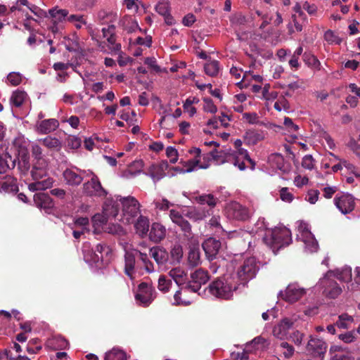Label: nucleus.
I'll return each mask as SVG.
<instances>
[{
    "mask_svg": "<svg viewBox=\"0 0 360 360\" xmlns=\"http://www.w3.org/2000/svg\"><path fill=\"white\" fill-rule=\"evenodd\" d=\"M169 275L174 279L178 285H181L184 284L186 285L185 281L186 278V274L182 269L179 267L174 268L169 271Z\"/></svg>",
    "mask_w": 360,
    "mask_h": 360,
    "instance_id": "35",
    "label": "nucleus"
},
{
    "mask_svg": "<svg viewBox=\"0 0 360 360\" xmlns=\"http://www.w3.org/2000/svg\"><path fill=\"white\" fill-rule=\"evenodd\" d=\"M135 267V256L131 252H126L124 255V273L131 278H133V274Z\"/></svg>",
    "mask_w": 360,
    "mask_h": 360,
    "instance_id": "34",
    "label": "nucleus"
},
{
    "mask_svg": "<svg viewBox=\"0 0 360 360\" xmlns=\"http://www.w3.org/2000/svg\"><path fill=\"white\" fill-rule=\"evenodd\" d=\"M126 353L118 349L113 348L111 351L106 353L105 360H126Z\"/></svg>",
    "mask_w": 360,
    "mask_h": 360,
    "instance_id": "46",
    "label": "nucleus"
},
{
    "mask_svg": "<svg viewBox=\"0 0 360 360\" xmlns=\"http://www.w3.org/2000/svg\"><path fill=\"white\" fill-rule=\"evenodd\" d=\"M139 292L136 295L135 298L140 305L148 307L155 298V288L146 282H142L139 285Z\"/></svg>",
    "mask_w": 360,
    "mask_h": 360,
    "instance_id": "10",
    "label": "nucleus"
},
{
    "mask_svg": "<svg viewBox=\"0 0 360 360\" xmlns=\"http://www.w3.org/2000/svg\"><path fill=\"white\" fill-rule=\"evenodd\" d=\"M258 270L259 267L255 257H249L245 259L237 271L240 283L245 285L249 281L255 277Z\"/></svg>",
    "mask_w": 360,
    "mask_h": 360,
    "instance_id": "7",
    "label": "nucleus"
},
{
    "mask_svg": "<svg viewBox=\"0 0 360 360\" xmlns=\"http://www.w3.org/2000/svg\"><path fill=\"white\" fill-rule=\"evenodd\" d=\"M335 278L342 282L350 281L352 280V269L350 267H345L340 271L338 270L335 272Z\"/></svg>",
    "mask_w": 360,
    "mask_h": 360,
    "instance_id": "48",
    "label": "nucleus"
},
{
    "mask_svg": "<svg viewBox=\"0 0 360 360\" xmlns=\"http://www.w3.org/2000/svg\"><path fill=\"white\" fill-rule=\"evenodd\" d=\"M108 194V191L103 187L97 175L91 172V198L94 200H103Z\"/></svg>",
    "mask_w": 360,
    "mask_h": 360,
    "instance_id": "16",
    "label": "nucleus"
},
{
    "mask_svg": "<svg viewBox=\"0 0 360 360\" xmlns=\"http://www.w3.org/2000/svg\"><path fill=\"white\" fill-rule=\"evenodd\" d=\"M339 339L345 343H351L356 340V333L354 330L339 335Z\"/></svg>",
    "mask_w": 360,
    "mask_h": 360,
    "instance_id": "59",
    "label": "nucleus"
},
{
    "mask_svg": "<svg viewBox=\"0 0 360 360\" xmlns=\"http://www.w3.org/2000/svg\"><path fill=\"white\" fill-rule=\"evenodd\" d=\"M245 141L249 145H256L258 142L263 140L264 136L255 131H248L244 136Z\"/></svg>",
    "mask_w": 360,
    "mask_h": 360,
    "instance_id": "42",
    "label": "nucleus"
},
{
    "mask_svg": "<svg viewBox=\"0 0 360 360\" xmlns=\"http://www.w3.org/2000/svg\"><path fill=\"white\" fill-rule=\"evenodd\" d=\"M274 108H275V110L280 112L281 111L282 108H283L285 110H288L290 108V105L288 100L283 96L274 103Z\"/></svg>",
    "mask_w": 360,
    "mask_h": 360,
    "instance_id": "60",
    "label": "nucleus"
},
{
    "mask_svg": "<svg viewBox=\"0 0 360 360\" xmlns=\"http://www.w3.org/2000/svg\"><path fill=\"white\" fill-rule=\"evenodd\" d=\"M136 252L139 255V259L143 262L146 270L149 273L153 271V264L149 260L147 254L143 253L140 251H137Z\"/></svg>",
    "mask_w": 360,
    "mask_h": 360,
    "instance_id": "54",
    "label": "nucleus"
},
{
    "mask_svg": "<svg viewBox=\"0 0 360 360\" xmlns=\"http://www.w3.org/2000/svg\"><path fill=\"white\" fill-rule=\"evenodd\" d=\"M117 201L111 197L105 198L102 206V214H96L91 217L92 226L96 231H99L97 224L102 225V223L107 221L109 217L115 218L117 216L120 210Z\"/></svg>",
    "mask_w": 360,
    "mask_h": 360,
    "instance_id": "5",
    "label": "nucleus"
},
{
    "mask_svg": "<svg viewBox=\"0 0 360 360\" xmlns=\"http://www.w3.org/2000/svg\"><path fill=\"white\" fill-rule=\"evenodd\" d=\"M14 167L15 162L12 160L11 156H7L6 155L4 156H0V174L5 173L8 169Z\"/></svg>",
    "mask_w": 360,
    "mask_h": 360,
    "instance_id": "49",
    "label": "nucleus"
},
{
    "mask_svg": "<svg viewBox=\"0 0 360 360\" xmlns=\"http://www.w3.org/2000/svg\"><path fill=\"white\" fill-rule=\"evenodd\" d=\"M243 118L251 124L259 122V116L256 112H245L243 114Z\"/></svg>",
    "mask_w": 360,
    "mask_h": 360,
    "instance_id": "63",
    "label": "nucleus"
},
{
    "mask_svg": "<svg viewBox=\"0 0 360 360\" xmlns=\"http://www.w3.org/2000/svg\"><path fill=\"white\" fill-rule=\"evenodd\" d=\"M136 233L141 236L147 234L149 231V220L148 217L140 215L134 223Z\"/></svg>",
    "mask_w": 360,
    "mask_h": 360,
    "instance_id": "31",
    "label": "nucleus"
},
{
    "mask_svg": "<svg viewBox=\"0 0 360 360\" xmlns=\"http://www.w3.org/2000/svg\"><path fill=\"white\" fill-rule=\"evenodd\" d=\"M27 94L25 92L22 91H15L13 93L10 102L12 107L19 108L24 103L26 98Z\"/></svg>",
    "mask_w": 360,
    "mask_h": 360,
    "instance_id": "40",
    "label": "nucleus"
},
{
    "mask_svg": "<svg viewBox=\"0 0 360 360\" xmlns=\"http://www.w3.org/2000/svg\"><path fill=\"white\" fill-rule=\"evenodd\" d=\"M203 101L205 105L203 106V110L205 112H210L214 114L217 111V106L214 104L212 100L210 98H204Z\"/></svg>",
    "mask_w": 360,
    "mask_h": 360,
    "instance_id": "58",
    "label": "nucleus"
},
{
    "mask_svg": "<svg viewBox=\"0 0 360 360\" xmlns=\"http://www.w3.org/2000/svg\"><path fill=\"white\" fill-rule=\"evenodd\" d=\"M166 155L167 158L170 159L171 163L176 162L178 160V152L177 150L172 146H169L166 149Z\"/></svg>",
    "mask_w": 360,
    "mask_h": 360,
    "instance_id": "64",
    "label": "nucleus"
},
{
    "mask_svg": "<svg viewBox=\"0 0 360 360\" xmlns=\"http://www.w3.org/2000/svg\"><path fill=\"white\" fill-rule=\"evenodd\" d=\"M315 160L311 155H306L302 158V166L307 169L311 170L314 167Z\"/></svg>",
    "mask_w": 360,
    "mask_h": 360,
    "instance_id": "61",
    "label": "nucleus"
},
{
    "mask_svg": "<svg viewBox=\"0 0 360 360\" xmlns=\"http://www.w3.org/2000/svg\"><path fill=\"white\" fill-rule=\"evenodd\" d=\"M268 343L265 338L262 336L255 338L250 342L246 344V349L248 348L253 350L264 349L267 347Z\"/></svg>",
    "mask_w": 360,
    "mask_h": 360,
    "instance_id": "38",
    "label": "nucleus"
},
{
    "mask_svg": "<svg viewBox=\"0 0 360 360\" xmlns=\"http://www.w3.org/2000/svg\"><path fill=\"white\" fill-rule=\"evenodd\" d=\"M167 160L162 161L160 164H152L148 170V175L153 181H158L165 176V170L168 168Z\"/></svg>",
    "mask_w": 360,
    "mask_h": 360,
    "instance_id": "19",
    "label": "nucleus"
},
{
    "mask_svg": "<svg viewBox=\"0 0 360 360\" xmlns=\"http://www.w3.org/2000/svg\"><path fill=\"white\" fill-rule=\"evenodd\" d=\"M18 191L17 181L11 176H4L0 178V193H15Z\"/></svg>",
    "mask_w": 360,
    "mask_h": 360,
    "instance_id": "20",
    "label": "nucleus"
},
{
    "mask_svg": "<svg viewBox=\"0 0 360 360\" xmlns=\"http://www.w3.org/2000/svg\"><path fill=\"white\" fill-rule=\"evenodd\" d=\"M226 215L229 219L245 221L251 217L250 210L238 202H233L229 204L226 209Z\"/></svg>",
    "mask_w": 360,
    "mask_h": 360,
    "instance_id": "11",
    "label": "nucleus"
},
{
    "mask_svg": "<svg viewBox=\"0 0 360 360\" xmlns=\"http://www.w3.org/2000/svg\"><path fill=\"white\" fill-rule=\"evenodd\" d=\"M210 155L213 159L217 161L233 163L235 166L238 167L240 171H243L246 168L243 160H246L251 164L252 169L255 168V162L250 158L248 150L243 148H238L236 152H232L231 149L220 151L217 149H214L210 152Z\"/></svg>",
    "mask_w": 360,
    "mask_h": 360,
    "instance_id": "1",
    "label": "nucleus"
},
{
    "mask_svg": "<svg viewBox=\"0 0 360 360\" xmlns=\"http://www.w3.org/2000/svg\"><path fill=\"white\" fill-rule=\"evenodd\" d=\"M209 292L218 298L229 300L232 296L231 287L223 279L217 278L208 286Z\"/></svg>",
    "mask_w": 360,
    "mask_h": 360,
    "instance_id": "9",
    "label": "nucleus"
},
{
    "mask_svg": "<svg viewBox=\"0 0 360 360\" xmlns=\"http://www.w3.org/2000/svg\"><path fill=\"white\" fill-rule=\"evenodd\" d=\"M303 60L309 67L316 70L320 69L321 63L315 56L305 52L303 54Z\"/></svg>",
    "mask_w": 360,
    "mask_h": 360,
    "instance_id": "47",
    "label": "nucleus"
},
{
    "mask_svg": "<svg viewBox=\"0 0 360 360\" xmlns=\"http://www.w3.org/2000/svg\"><path fill=\"white\" fill-rule=\"evenodd\" d=\"M31 175L34 182L28 185L30 191H44L51 188L53 185V179L47 176V164L45 160L37 162L33 166Z\"/></svg>",
    "mask_w": 360,
    "mask_h": 360,
    "instance_id": "3",
    "label": "nucleus"
},
{
    "mask_svg": "<svg viewBox=\"0 0 360 360\" xmlns=\"http://www.w3.org/2000/svg\"><path fill=\"white\" fill-rule=\"evenodd\" d=\"M49 14L54 22H63L65 18H68V11L65 9H59L58 7L49 10Z\"/></svg>",
    "mask_w": 360,
    "mask_h": 360,
    "instance_id": "37",
    "label": "nucleus"
},
{
    "mask_svg": "<svg viewBox=\"0 0 360 360\" xmlns=\"http://www.w3.org/2000/svg\"><path fill=\"white\" fill-rule=\"evenodd\" d=\"M41 143L37 142L32 143V153L36 159L38 160L37 162H41V160H44L42 159V149L41 148Z\"/></svg>",
    "mask_w": 360,
    "mask_h": 360,
    "instance_id": "57",
    "label": "nucleus"
},
{
    "mask_svg": "<svg viewBox=\"0 0 360 360\" xmlns=\"http://www.w3.org/2000/svg\"><path fill=\"white\" fill-rule=\"evenodd\" d=\"M68 342L62 336H54L47 340V347L54 350L65 349L68 347Z\"/></svg>",
    "mask_w": 360,
    "mask_h": 360,
    "instance_id": "29",
    "label": "nucleus"
},
{
    "mask_svg": "<svg viewBox=\"0 0 360 360\" xmlns=\"http://www.w3.org/2000/svg\"><path fill=\"white\" fill-rule=\"evenodd\" d=\"M119 25L127 33H132L139 28L137 22L129 15H124L121 18Z\"/></svg>",
    "mask_w": 360,
    "mask_h": 360,
    "instance_id": "28",
    "label": "nucleus"
},
{
    "mask_svg": "<svg viewBox=\"0 0 360 360\" xmlns=\"http://www.w3.org/2000/svg\"><path fill=\"white\" fill-rule=\"evenodd\" d=\"M304 337V334L301 333V332H300L299 330L294 331L290 335V340L297 346H300V345H302Z\"/></svg>",
    "mask_w": 360,
    "mask_h": 360,
    "instance_id": "62",
    "label": "nucleus"
},
{
    "mask_svg": "<svg viewBox=\"0 0 360 360\" xmlns=\"http://www.w3.org/2000/svg\"><path fill=\"white\" fill-rule=\"evenodd\" d=\"M302 236L304 238L303 241L308 250L311 252H316L318 250L319 244L311 233L308 229H306L303 232Z\"/></svg>",
    "mask_w": 360,
    "mask_h": 360,
    "instance_id": "33",
    "label": "nucleus"
},
{
    "mask_svg": "<svg viewBox=\"0 0 360 360\" xmlns=\"http://www.w3.org/2000/svg\"><path fill=\"white\" fill-rule=\"evenodd\" d=\"M183 214L193 221H200L209 216L210 212L203 208L193 207L184 210Z\"/></svg>",
    "mask_w": 360,
    "mask_h": 360,
    "instance_id": "23",
    "label": "nucleus"
},
{
    "mask_svg": "<svg viewBox=\"0 0 360 360\" xmlns=\"http://www.w3.org/2000/svg\"><path fill=\"white\" fill-rule=\"evenodd\" d=\"M150 255L158 265L165 264L169 259L168 252L162 247L151 248L150 249Z\"/></svg>",
    "mask_w": 360,
    "mask_h": 360,
    "instance_id": "24",
    "label": "nucleus"
},
{
    "mask_svg": "<svg viewBox=\"0 0 360 360\" xmlns=\"http://www.w3.org/2000/svg\"><path fill=\"white\" fill-rule=\"evenodd\" d=\"M172 283L170 279H167L165 276L162 275L158 279V289L163 292H167L169 291Z\"/></svg>",
    "mask_w": 360,
    "mask_h": 360,
    "instance_id": "52",
    "label": "nucleus"
},
{
    "mask_svg": "<svg viewBox=\"0 0 360 360\" xmlns=\"http://www.w3.org/2000/svg\"><path fill=\"white\" fill-rule=\"evenodd\" d=\"M280 352L285 359H290L295 353V348L292 345L288 342L282 341L278 345Z\"/></svg>",
    "mask_w": 360,
    "mask_h": 360,
    "instance_id": "44",
    "label": "nucleus"
},
{
    "mask_svg": "<svg viewBox=\"0 0 360 360\" xmlns=\"http://www.w3.org/2000/svg\"><path fill=\"white\" fill-rule=\"evenodd\" d=\"M166 229L164 226L159 223H153L149 233L150 239L155 243H158L165 238Z\"/></svg>",
    "mask_w": 360,
    "mask_h": 360,
    "instance_id": "27",
    "label": "nucleus"
},
{
    "mask_svg": "<svg viewBox=\"0 0 360 360\" xmlns=\"http://www.w3.org/2000/svg\"><path fill=\"white\" fill-rule=\"evenodd\" d=\"M183 257V248L179 244L172 246L170 250L171 264H179Z\"/></svg>",
    "mask_w": 360,
    "mask_h": 360,
    "instance_id": "41",
    "label": "nucleus"
},
{
    "mask_svg": "<svg viewBox=\"0 0 360 360\" xmlns=\"http://www.w3.org/2000/svg\"><path fill=\"white\" fill-rule=\"evenodd\" d=\"M97 225L99 226V231H96L95 228H94V233L95 234L105 232L119 237L126 234L124 229L118 224H107V221H105L102 223V225Z\"/></svg>",
    "mask_w": 360,
    "mask_h": 360,
    "instance_id": "18",
    "label": "nucleus"
},
{
    "mask_svg": "<svg viewBox=\"0 0 360 360\" xmlns=\"http://www.w3.org/2000/svg\"><path fill=\"white\" fill-rule=\"evenodd\" d=\"M221 241L214 238L206 239L202 244L205 255L210 261L216 259V257L221 248Z\"/></svg>",
    "mask_w": 360,
    "mask_h": 360,
    "instance_id": "14",
    "label": "nucleus"
},
{
    "mask_svg": "<svg viewBox=\"0 0 360 360\" xmlns=\"http://www.w3.org/2000/svg\"><path fill=\"white\" fill-rule=\"evenodd\" d=\"M305 293L304 288L295 284H290L284 291H281L279 296L285 301L293 303L299 300Z\"/></svg>",
    "mask_w": 360,
    "mask_h": 360,
    "instance_id": "13",
    "label": "nucleus"
},
{
    "mask_svg": "<svg viewBox=\"0 0 360 360\" xmlns=\"http://www.w3.org/2000/svg\"><path fill=\"white\" fill-rule=\"evenodd\" d=\"M196 201L200 205L207 204L211 207H214L218 201L212 194H205L196 197Z\"/></svg>",
    "mask_w": 360,
    "mask_h": 360,
    "instance_id": "45",
    "label": "nucleus"
},
{
    "mask_svg": "<svg viewBox=\"0 0 360 360\" xmlns=\"http://www.w3.org/2000/svg\"><path fill=\"white\" fill-rule=\"evenodd\" d=\"M22 77L19 72H13L7 76L8 82L12 86H18L22 82Z\"/></svg>",
    "mask_w": 360,
    "mask_h": 360,
    "instance_id": "56",
    "label": "nucleus"
},
{
    "mask_svg": "<svg viewBox=\"0 0 360 360\" xmlns=\"http://www.w3.org/2000/svg\"><path fill=\"white\" fill-rule=\"evenodd\" d=\"M210 276L207 271L202 269H198L191 274V281L186 283V285L181 289L186 290L192 292H198L201 286L207 283Z\"/></svg>",
    "mask_w": 360,
    "mask_h": 360,
    "instance_id": "8",
    "label": "nucleus"
},
{
    "mask_svg": "<svg viewBox=\"0 0 360 360\" xmlns=\"http://www.w3.org/2000/svg\"><path fill=\"white\" fill-rule=\"evenodd\" d=\"M63 177L66 183L71 186L79 185L83 180L81 171L76 168L66 169L63 172Z\"/></svg>",
    "mask_w": 360,
    "mask_h": 360,
    "instance_id": "22",
    "label": "nucleus"
},
{
    "mask_svg": "<svg viewBox=\"0 0 360 360\" xmlns=\"http://www.w3.org/2000/svg\"><path fill=\"white\" fill-rule=\"evenodd\" d=\"M155 11L161 15L165 16L169 13V5L167 1H161L155 6Z\"/></svg>",
    "mask_w": 360,
    "mask_h": 360,
    "instance_id": "55",
    "label": "nucleus"
},
{
    "mask_svg": "<svg viewBox=\"0 0 360 360\" xmlns=\"http://www.w3.org/2000/svg\"><path fill=\"white\" fill-rule=\"evenodd\" d=\"M353 321L352 316L348 315L347 314H342L339 316L338 320L336 321L335 325L340 328H347L348 323H352Z\"/></svg>",
    "mask_w": 360,
    "mask_h": 360,
    "instance_id": "51",
    "label": "nucleus"
},
{
    "mask_svg": "<svg viewBox=\"0 0 360 360\" xmlns=\"http://www.w3.org/2000/svg\"><path fill=\"white\" fill-rule=\"evenodd\" d=\"M117 200L122 204V217L120 219L125 224H130L135 221V218L140 213L141 205L133 196L122 197L117 195Z\"/></svg>",
    "mask_w": 360,
    "mask_h": 360,
    "instance_id": "4",
    "label": "nucleus"
},
{
    "mask_svg": "<svg viewBox=\"0 0 360 360\" xmlns=\"http://www.w3.org/2000/svg\"><path fill=\"white\" fill-rule=\"evenodd\" d=\"M103 36L106 38L110 45H112V49L114 51H119L121 49L120 44H116L115 37V26L114 25H110L108 27H103L102 29Z\"/></svg>",
    "mask_w": 360,
    "mask_h": 360,
    "instance_id": "25",
    "label": "nucleus"
},
{
    "mask_svg": "<svg viewBox=\"0 0 360 360\" xmlns=\"http://www.w3.org/2000/svg\"><path fill=\"white\" fill-rule=\"evenodd\" d=\"M188 262L190 266L195 267L200 263V254L198 250L192 249L188 252Z\"/></svg>",
    "mask_w": 360,
    "mask_h": 360,
    "instance_id": "50",
    "label": "nucleus"
},
{
    "mask_svg": "<svg viewBox=\"0 0 360 360\" xmlns=\"http://www.w3.org/2000/svg\"><path fill=\"white\" fill-rule=\"evenodd\" d=\"M105 251L108 252V248L104 245L98 244L94 253H91V262L95 263L97 267H101L99 263L101 264L103 262V252Z\"/></svg>",
    "mask_w": 360,
    "mask_h": 360,
    "instance_id": "36",
    "label": "nucleus"
},
{
    "mask_svg": "<svg viewBox=\"0 0 360 360\" xmlns=\"http://www.w3.org/2000/svg\"><path fill=\"white\" fill-rule=\"evenodd\" d=\"M68 20L74 24L77 29H81L86 26V22L84 20L83 16L79 15H71L68 17Z\"/></svg>",
    "mask_w": 360,
    "mask_h": 360,
    "instance_id": "53",
    "label": "nucleus"
},
{
    "mask_svg": "<svg viewBox=\"0 0 360 360\" xmlns=\"http://www.w3.org/2000/svg\"><path fill=\"white\" fill-rule=\"evenodd\" d=\"M263 242L276 254L281 248L290 244L291 232L285 227L269 230L263 237Z\"/></svg>",
    "mask_w": 360,
    "mask_h": 360,
    "instance_id": "2",
    "label": "nucleus"
},
{
    "mask_svg": "<svg viewBox=\"0 0 360 360\" xmlns=\"http://www.w3.org/2000/svg\"><path fill=\"white\" fill-rule=\"evenodd\" d=\"M204 70L206 75L215 77L219 71V63L217 60H212L205 64Z\"/></svg>",
    "mask_w": 360,
    "mask_h": 360,
    "instance_id": "43",
    "label": "nucleus"
},
{
    "mask_svg": "<svg viewBox=\"0 0 360 360\" xmlns=\"http://www.w3.org/2000/svg\"><path fill=\"white\" fill-rule=\"evenodd\" d=\"M319 285L323 288V294L329 299L337 298L342 292V288L335 280V271H328L320 279Z\"/></svg>",
    "mask_w": 360,
    "mask_h": 360,
    "instance_id": "6",
    "label": "nucleus"
},
{
    "mask_svg": "<svg viewBox=\"0 0 360 360\" xmlns=\"http://www.w3.org/2000/svg\"><path fill=\"white\" fill-rule=\"evenodd\" d=\"M294 322L288 318L283 319L278 325L274 326L273 329V334L277 338L281 340L284 339L288 330L293 326Z\"/></svg>",
    "mask_w": 360,
    "mask_h": 360,
    "instance_id": "21",
    "label": "nucleus"
},
{
    "mask_svg": "<svg viewBox=\"0 0 360 360\" xmlns=\"http://www.w3.org/2000/svg\"><path fill=\"white\" fill-rule=\"evenodd\" d=\"M117 15L112 12H108L105 10H101L96 16V20L101 25L112 23L116 20Z\"/></svg>",
    "mask_w": 360,
    "mask_h": 360,
    "instance_id": "32",
    "label": "nucleus"
},
{
    "mask_svg": "<svg viewBox=\"0 0 360 360\" xmlns=\"http://www.w3.org/2000/svg\"><path fill=\"white\" fill-rule=\"evenodd\" d=\"M333 201L336 207L344 214L351 213L356 206L354 198L349 193L337 195Z\"/></svg>",
    "mask_w": 360,
    "mask_h": 360,
    "instance_id": "12",
    "label": "nucleus"
},
{
    "mask_svg": "<svg viewBox=\"0 0 360 360\" xmlns=\"http://www.w3.org/2000/svg\"><path fill=\"white\" fill-rule=\"evenodd\" d=\"M328 345L323 340L310 336L307 345V351L314 356H321L326 353Z\"/></svg>",
    "mask_w": 360,
    "mask_h": 360,
    "instance_id": "15",
    "label": "nucleus"
},
{
    "mask_svg": "<svg viewBox=\"0 0 360 360\" xmlns=\"http://www.w3.org/2000/svg\"><path fill=\"white\" fill-rule=\"evenodd\" d=\"M34 202L37 207L49 210L53 206L50 196L44 193H37L34 195Z\"/></svg>",
    "mask_w": 360,
    "mask_h": 360,
    "instance_id": "26",
    "label": "nucleus"
},
{
    "mask_svg": "<svg viewBox=\"0 0 360 360\" xmlns=\"http://www.w3.org/2000/svg\"><path fill=\"white\" fill-rule=\"evenodd\" d=\"M58 127V122L55 119L44 120L37 124V129L41 134H48Z\"/></svg>",
    "mask_w": 360,
    "mask_h": 360,
    "instance_id": "30",
    "label": "nucleus"
},
{
    "mask_svg": "<svg viewBox=\"0 0 360 360\" xmlns=\"http://www.w3.org/2000/svg\"><path fill=\"white\" fill-rule=\"evenodd\" d=\"M183 212L181 213L176 210H169V218L173 223L178 225L185 234H191V225L184 218Z\"/></svg>",
    "mask_w": 360,
    "mask_h": 360,
    "instance_id": "17",
    "label": "nucleus"
},
{
    "mask_svg": "<svg viewBox=\"0 0 360 360\" xmlns=\"http://www.w3.org/2000/svg\"><path fill=\"white\" fill-rule=\"evenodd\" d=\"M38 141L42 146L50 149L58 150L61 146L60 141L58 139L51 136H47L44 139H39Z\"/></svg>",
    "mask_w": 360,
    "mask_h": 360,
    "instance_id": "39",
    "label": "nucleus"
}]
</instances>
